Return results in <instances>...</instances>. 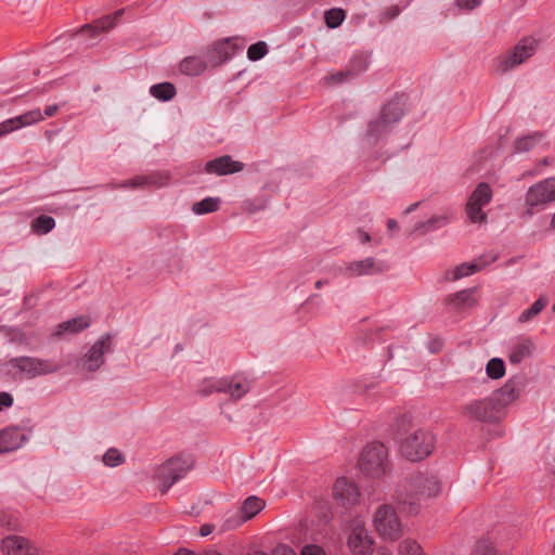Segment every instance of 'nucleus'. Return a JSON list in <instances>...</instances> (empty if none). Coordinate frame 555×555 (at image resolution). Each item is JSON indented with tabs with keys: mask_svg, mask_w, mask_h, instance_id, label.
<instances>
[{
	"mask_svg": "<svg viewBox=\"0 0 555 555\" xmlns=\"http://www.w3.org/2000/svg\"><path fill=\"white\" fill-rule=\"evenodd\" d=\"M396 439L401 454L409 461H422L431 454L435 448L434 435L414 425L409 415L398 417L396 422Z\"/></svg>",
	"mask_w": 555,
	"mask_h": 555,
	"instance_id": "f257e3e1",
	"label": "nucleus"
},
{
	"mask_svg": "<svg viewBox=\"0 0 555 555\" xmlns=\"http://www.w3.org/2000/svg\"><path fill=\"white\" fill-rule=\"evenodd\" d=\"M403 115V99L399 96L391 99L382 107L379 114L369 121L365 139L372 143H376L386 138Z\"/></svg>",
	"mask_w": 555,
	"mask_h": 555,
	"instance_id": "f03ea898",
	"label": "nucleus"
},
{
	"mask_svg": "<svg viewBox=\"0 0 555 555\" xmlns=\"http://www.w3.org/2000/svg\"><path fill=\"white\" fill-rule=\"evenodd\" d=\"M60 367L53 360L34 357L13 358L3 364L5 374L13 379L35 378L40 375L54 373Z\"/></svg>",
	"mask_w": 555,
	"mask_h": 555,
	"instance_id": "7ed1b4c3",
	"label": "nucleus"
},
{
	"mask_svg": "<svg viewBox=\"0 0 555 555\" xmlns=\"http://www.w3.org/2000/svg\"><path fill=\"white\" fill-rule=\"evenodd\" d=\"M538 49V40L531 36L520 39L511 50L502 53L494 60V70L504 75L515 69L528 59H530Z\"/></svg>",
	"mask_w": 555,
	"mask_h": 555,
	"instance_id": "20e7f679",
	"label": "nucleus"
},
{
	"mask_svg": "<svg viewBox=\"0 0 555 555\" xmlns=\"http://www.w3.org/2000/svg\"><path fill=\"white\" fill-rule=\"evenodd\" d=\"M388 450L380 442H370L359 459V468L371 478H380L388 470Z\"/></svg>",
	"mask_w": 555,
	"mask_h": 555,
	"instance_id": "39448f33",
	"label": "nucleus"
},
{
	"mask_svg": "<svg viewBox=\"0 0 555 555\" xmlns=\"http://www.w3.org/2000/svg\"><path fill=\"white\" fill-rule=\"evenodd\" d=\"M462 414L470 421L485 424L499 423L505 416V412H501L500 405L491 397L470 400L463 405Z\"/></svg>",
	"mask_w": 555,
	"mask_h": 555,
	"instance_id": "423d86ee",
	"label": "nucleus"
},
{
	"mask_svg": "<svg viewBox=\"0 0 555 555\" xmlns=\"http://www.w3.org/2000/svg\"><path fill=\"white\" fill-rule=\"evenodd\" d=\"M373 525L378 534L389 541H397L403 534L402 524L391 505H380L373 516Z\"/></svg>",
	"mask_w": 555,
	"mask_h": 555,
	"instance_id": "0eeeda50",
	"label": "nucleus"
},
{
	"mask_svg": "<svg viewBox=\"0 0 555 555\" xmlns=\"http://www.w3.org/2000/svg\"><path fill=\"white\" fill-rule=\"evenodd\" d=\"M492 196L493 192L488 183L480 182L477 184L465 206V212L470 222L481 224L487 221L488 217L483 207L491 202Z\"/></svg>",
	"mask_w": 555,
	"mask_h": 555,
	"instance_id": "6e6552de",
	"label": "nucleus"
},
{
	"mask_svg": "<svg viewBox=\"0 0 555 555\" xmlns=\"http://www.w3.org/2000/svg\"><path fill=\"white\" fill-rule=\"evenodd\" d=\"M193 466L191 459L172 457L156 472L157 478L162 481V492L165 493L173 483L182 478Z\"/></svg>",
	"mask_w": 555,
	"mask_h": 555,
	"instance_id": "1a4fd4ad",
	"label": "nucleus"
},
{
	"mask_svg": "<svg viewBox=\"0 0 555 555\" xmlns=\"http://www.w3.org/2000/svg\"><path fill=\"white\" fill-rule=\"evenodd\" d=\"M555 202V197L546 179L531 185L525 195V207L528 216L540 212L548 204Z\"/></svg>",
	"mask_w": 555,
	"mask_h": 555,
	"instance_id": "9d476101",
	"label": "nucleus"
},
{
	"mask_svg": "<svg viewBox=\"0 0 555 555\" xmlns=\"http://www.w3.org/2000/svg\"><path fill=\"white\" fill-rule=\"evenodd\" d=\"M387 270L384 261L369 257L362 260L348 262L343 272L348 278H358L364 275H377Z\"/></svg>",
	"mask_w": 555,
	"mask_h": 555,
	"instance_id": "9b49d317",
	"label": "nucleus"
},
{
	"mask_svg": "<svg viewBox=\"0 0 555 555\" xmlns=\"http://www.w3.org/2000/svg\"><path fill=\"white\" fill-rule=\"evenodd\" d=\"M112 350L111 335L104 334L90 348L82 360V367L89 372L99 370L104 363V354Z\"/></svg>",
	"mask_w": 555,
	"mask_h": 555,
	"instance_id": "f8f14e48",
	"label": "nucleus"
},
{
	"mask_svg": "<svg viewBox=\"0 0 555 555\" xmlns=\"http://www.w3.org/2000/svg\"><path fill=\"white\" fill-rule=\"evenodd\" d=\"M332 495L338 505L349 508L359 502L360 491L357 485L347 478H338L333 486Z\"/></svg>",
	"mask_w": 555,
	"mask_h": 555,
	"instance_id": "ddd939ff",
	"label": "nucleus"
},
{
	"mask_svg": "<svg viewBox=\"0 0 555 555\" xmlns=\"http://www.w3.org/2000/svg\"><path fill=\"white\" fill-rule=\"evenodd\" d=\"M348 546L356 555H371L373 553V540L363 525L354 524L348 537Z\"/></svg>",
	"mask_w": 555,
	"mask_h": 555,
	"instance_id": "4468645a",
	"label": "nucleus"
},
{
	"mask_svg": "<svg viewBox=\"0 0 555 555\" xmlns=\"http://www.w3.org/2000/svg\"><path fill=\"white\" fill-rule=\"evenodd\" d=\"M29 435L20 427H7L0 431V453L13 452L20 449Z\"/></svg>",
	"mask_w": 555,
	"mask_h": 555,
	"instance_id": "2eb2a0df",
	"label": "nucleus"
},
{
	"mask_svg": "<svg viewBox=\"0 0 555 555\" xmlns=\"http://www.w3.org/2000/svg\"><path fill=\"white\" fill-rule=\"evenodd\" d=\"M242 162L233 160L230 155H222L205 164V171L209 175L225 176L244 170Z\"/></svg>",
	"mask_w": 555,
	"mask_h": 555,
	"instance_id": "dca6fc26",
	"label": "nucleus"
},
{
	"mask_svg": "<svg viewBox=\"0 0 555 555\" xmlns=\"http://www.w3.org/2000/svg\"><path fill=\"white\" fill-rule=\"evenodd\" d=\"M122 13L124 10H117L111 15H106L94 21L92 24H87L82 26L75 36L77 38L95 37L103 31L109 30L117 24V21L122 15Z\"/></svg>",
	"mask_w": 555,
	"mask_h": 555,
	"instance_id": "f3484780",
	"label": "nucleus"
},
{
	"mask_svg": "<svg viewBox=\"0 0 555 555\" xmlns=\"http://www.w3.org/2000/svg\"><path fill=\"white\" fill-rule=\"evenodd\" d=\"M241 48L234 39L227 38L220 40L208 51V62L214 66L219 65L234 55Z\"/></svg>",
	"mask_w": 555,
	"mask_h": 555,
	"instance_id": "a211bd4d",
	"label": "nucleus"
},
{
	"mask_svg": "<svg viewBox=\"0 0 555 555\" xmlns=\"http://www.w3.org/2000/svg\"><path fill=\"white\" fill-rule=\"evenodd\" d=\"M221 385V393L229 396L232 401L242 399L250 389L248 379L240 375L222 377Z\"/></svg>",
	"mask_w": 555,
	"mask_h": 555,
	"instance_id": "6ab92c4d",
	"label": "nucleus"
},
{
	"mask_svg": "<svg viewBox=\"0 0 555 555\" xmlns=\"http://www.w3.org/2000/svg\"><path fill=\"white\" fill-rule=\"evenodd\" d=\"M2 551L7 555H37L36 547L29 545L28 540L20 535H9L2 540Z\"/></svg>",
	"mask_w": 555,
	"mask_h": 555,
	"instance_id": "aec40b11",
	"label": "nucleus"
},
{
	"mask_svg": "<svg viewBox=\"0 0 555 555\" xmlns=\"http://www.w3.org/2000/svg\"><path fill=\"white\" fill-rule=\"evenodd\" d=\"M369 66L367 56L357 54L350 61L346 69L338 72L330 77L333 82H343L365 70Z\"/></svg>",
	"mask_w": 555,
	"mask_h": 555,
	"instance_id": "412c9836",
	"label": "nucleus"
},
{
	"mask_svg": "<svg viewBox=\"0 0 555 555\" xmlns=\"http://www.w3.org/2000/svg\"><path fill=\"white\" fill-rule=\"evenodd\" d=\"M44 117L39 109L27 112L16 118L8 119L0 124V138L22 126H28L42 120Z\"/></svg>",
	"mask_w": 555,
	"mask_h": 555,
	"instance_id": "4be33fe9",
	"label": "nucleus"
},
{
	"mask_svg": "<svg viewBox=\"0 0 555 555\" xmlns=\"http://www.w3.org/2000/svg\"><path fill=\"white\" fill-rule=\"evenodd\" d=\"M518 393L516 383L509 379L490 397L500 405L501 412H505V408L518 398Z\"/></svg>",
	"mask_w": 555,
	"mask_h": 555,
	"instance_id": "5701e85b",
	"label": "nucleus"
},
{
	"mask_svg": "<svg viewBox=\"0 0 555 555\" xmlns=\"http://www.w3.org/2000/svg\"><path fill=\"white\" fill-rule=\"evenodd\" d=\"M495 257H492L490 260H483L480 258L478 261H474L472 263H461L456 266L452 271L447 272V279L450 281H456L461 278L468 276L470 274L480 271L488 263L493 262Z\"/></svg>",
	"mask_w": 555,
	"mask_h": 555,
	"instance_id": "b1692460",
	"label": "nucleus"
},
{
	"mask_svg": "<svg viewBox=\"0 0 555 555\" xmlns=\"http://www.w3.org/2000/svg\"><path fill=\"white\" fill-rule=\"evenodd\" d=\"M535 346L530 338H519L511 348L508 359L512 363L518 364L530 357Z\"/></svg>",
	"mask_w": 555,
	"mask_h": 555,
	"instance_id": "393cba45",
	"label": "nucleus"
},
{
	"mask_svg": "<svg viewBox=\"0 0 555 555\" xmlns=\"http://www.w3.org/2000/svg\"><path fill=\"white\" fill-rule=\"evenodd\" d=\"M90 326V319L80 315L60 323L54 332V336L60 337L63 334H76Z\"/></svg>",
	"mask_w": 555,
	"mask_h": 555,
	"instance_id": "a878e982",
	"label": "nucleus"
},
{
	"mask_svg": "<svg viewBox=\"0 0 555 555\" xmlns=\"http://www.w3.org/2000/svg\"><path fill=\"white\" fill-rule=\"evenodd\" d=\"M412 486L422 496H435L440 492L439 481L435 477L417 476L413 478Z\"/></svg>",
	"mask_w": 555,
	"mask_h": 555,
	"instance_id": "bb28decb",
	"label": "nucleus"
},
{
	"mask_svg": "<svg viewBox=\"0 0 555 555\" xmlns=\"http://www.w3.org/2000/svg\"><path fill=\"white\" fill-rule=\"evenodd\" d=\"M206 67V62L199 56H186L180 62V72L186 76L201 75Z\"/></svg>",
	"mask_w": 555,
	"mask_h": 555,
	"instance_id": "cd10ccee",
	"label": "nucleus"
},
{
	"mask_svg": "<svg viewBox=\"0 0 555 555\" xmlns=\"http://www.w3.org/2000/svg\"><path fill=\"white\" fill-rule=\"evenodd\" d=\"M266 503L261 499L257 496H248L242 504L241 508L238 509L245 520L251 519L254 516H256L263 507Z\"/></svg>",
	"mask_w": 555,
	"mask_h": 555,
	"instance_id": "c85d7f7f",
	"label": "nucleus"
},
{
	"mask_svg": "<svg viewBox=\"0 0 555 555\" xmlns=\"http://www.w3.org/2000/svg\"><path fill=\"white\" fill-rule=\"evenodd\" d=\"M474 293L472 289H464L450 295L447 298V304L453 305L456 308H470L475 305Z\"/></svg>",
	"mask_w": 555,
	"mask_h": 555,
	"instance_id": "c756f323",
	"label": "nucleus"
},
{
	"mask_svg": "<svg viewBox=\"0 0 555 555\" xmlns=\"http://www.w3.org/2000/svg\"><path fill=\"white\" fill-rule=\"evenodd\" d=\"M449 223V218L448 216L446 215H441V216H434L431 218H429L428 220L426 221H423V222H418L415 227H414V232L416 233H420V234H425L429 231H434V230H437L441 227H444Z\"/></svg>",
	"mask_w": 555,
	"mask_h": 555,
	"instance_id": "7c9ffc66",
	"label": "nucleus"
},
{
	"mask_svg": "<svg viewBox=\"0 0 555 555\" xmlns=\"http://www.w3.org/2000/svg\"><path fill=\"white\" fill-rule=\"evenodd\" d=\"M150 93L152 96L159 101H170L177 93L176 87L171 82H162L153 85L150 88Z\"/></svg>",
	"mask_w": 555,
	"mask_h": 555,
	"instance_id": "2f4dec72",
	"label": "nucleus"
},
{
	"mask_svg": "<svg viewBox=\"0 0 555 555\" xmlns=\"http://www.w3.org/2000/svg\"><path fill=\"white\" fill-rule=\"evenodd\" d=\"M541 139L542 134L539 132H533L518 138L515 141V151L518 153L529 152L541 142Z\"/></svg>",
	"mask_w": 555,
	"mask_h": 555,
	"instance_id": "473e14b6",
	"label": "nucleus"
},
{
	"mask_svg": "<svg viewBox=\"0 0 555 555\" xmlns=\"http://www.w3.org/2000/svg\"><path fill=\"white\" fill-rule=\"evenodd\" d=\"M220 207V198L219 197H206L197 203H194L192 206V211L195 215H205L215 212Z\"/></svg>",
	"mask_w": 555,
	"mask_h": 555,
	"instance_id": "72a5a7b5",
	"label": "nucleus"
},
{
	"mask_svg": "<svg viewBox=\"0 0 555 555\" xmlns=\"http://www.w3.org/2000/svg\"><path fill=\"white\" fill-rule=\"evenodd\" d=\"M548 300L544 296H540L538 300H535L528 309L524 310L519 317L518 322L526 323L530 321L532 318L538 315L547 305Z\"/></svg>",
	"mask_w": 555,
	"mask_h": 555,
	"instance_id": "f704fd0d",
	"label": "nucleus"
},
{
	"mask_svg": "<svg viewBox=\"0 0 555 555\" xmlns=\"http://www.w3.org/2000/svg\"><path fill=\"white\" fill-rule=\"evenodd\" d=\"M55 227V220L47 215H41L31 222V230L37 234H47Z\"/></svg>",
	"mask_w": 555,
	"mask_h": 555,
	"instance_id": "c9c22d12",
	"label": "nucleus"
},
{
	"mask_svg": "<svg viewBox=\"0 0 555 555\" xmlns=\"http://www.w3.org/2000/svg\"><path fill=\"white\" fill-rule=\"evenodd\" d=\"M346 17V13L340 8H333L324 13L325 24L328 28H337Z\"/></svg>",
	"mask_w": 555,
	"mask_h": 555,
	"instance_id": "e433bc0d",
	"label": "nucleus"
},
{
	"mask_svg": "<svg viewBox=\"0 0 555 555\" xmlns=\"http://www.w3.org/2000/svg\"><path fill=\"white\" fill-rule=\"evenodd\" d=\"M486 373L492 379H499L505 374V364L500 358H492L486 365Z\"/></svg>",
	"mask_w": 555,
	"mask_h": 555,
	"instance_id": "4c0bfd02",
	"label": "nucleus"
},
{
	"mask_svg": "<svg viewBox=\"0 0 555 555\" xmlns=\"http://www.w3.org/2000/svg\"><path fill=\"white\" fill-rule=\"evenodd\" d=\"M221 378H207L202 382L197 389V392L205 397L210 396L212 393H221Z\"/></svg>",
	"mask_w": 555,
	"mask_h": 555,
	"instance_id": "58836bf2",
	"label": "nucleus"
},
{
	"mask_svg": "<svg viewBox=\"0 0 555 555\" xmlns=\"http://www.w3.org/2000/svg\"><path fill=\"white\" fill-rule=\"evenodd\" d=\"M400 511L408 515H416L420 511V502L413 495H406L404 499L398 496Z\"/></svg>",
	"mask_w": 555,
	"mask_h": 555,
	"instance_id": "ea45409f",
	"label": "nucleus"
},
{
	"mask_svg": "<svg viewBox=\"0 0 555 555\" xmlns=\"http://www.w3.org/2000/svg\"><path fill=\"white\" fill-rule=\"evenodd\" d=\"M399 555H426L421 545L412 539H405L399 544Z\"/></svg>",
	"mask_w": 555,
	"mask_h": 555,
	"instance_id": "a19ab883",
	"label": "nucleus"
},
{
	"mask_svg": "<svg viewBox=\"0 0 555 555\" xmlns=\"http://www.w3.org/2000/svg\"><path fill=\"white\" fill-rule=\"evenodd\" d=\"M246 522L245 518L240 511L229 513L223 524L221 525V531L233 530Z\"/></svg>",
	"mask_w": 555,
	"mask_h": 555,
	"instance_id": "79ce46f5",
	"label": "nucleus"
},
{
	"mask_svg": "<svg viewBox=\"0 0 555 555\" xmlns=\"http://www.w3.org/2000/svg\"><path fill=\"white\" fill-rule=\"evenodd\" d=\"M125 461V457L122 453L117 449H108L105 454L103 455V463L108 467H116L120 464H122Z\"/></svg>",
	"mask_w": 555,
	"mask_h": 555,
	"instance_id": "37998d69",
	"label": "nucleus"
},
{
	"mask_svg": "<svg viewBox=\"0 0 555 555\" xmlns=\"http://www.w3.org/2000/svg\"><path fill=\"white\" fill-rule=\"evenodd\" d=\"M164 183H165V181L158 182L157 177L152 175L149 177H137V178L124 183L122 186L129 185L131 188H139V186H145V185H163Z\"/></svg>",
	"mask_w": 555,
	"mask_h": 555,
	"instance_id": "c03bdc74",
	"label": "nucleus"
},
{
	"mask_svg": "<svg viewBox=\"0 0 555 555\" xmlns=\"http://www.w3.org/2000/svg\"><path fill=\"white\" fill-rule=\"evenodd\" d=\"M268 53V46L264 41H258L249 46L247 50V57L250 61H258Z\"/></svg>",
	"mask_w": 555,
	"mask_h": 555,
	"instance_id": "a18cd8bd",
	"label": "nucleus"
},
{
	"mask_svg": "<svg viewBox=\"0 0 555 555\" xmlns=\"http://www.w3.org/2000/svg\"><path fill=\"white\" fill-rule=\"evenodd\" d=\"M472 555H496V551L488 541H478L473 550Z\"/></svg>",
	"mask_w": 555,
	"mask_h": 555,
	"instance_id": "49530a36",
	"label": "nucleus"
},
{
	"mask_svg": "<svg viewBox=\"0 0 555 555\" xmlns=\"http://www.w3.org/2000/svg\"><path fill=\"white\" fill-rule=\"evenodd\" d=\"M399 14L400 8L398 5H390L380 14V22H389L397 17Z\"/></svg>",
	"mask_w": 555,
	"mask_h": 555,
	"instance_id": "de8ad7c7",
	"label": "nucleus"
},
{
	"mask_svg": "<svg viewBox=\"0 0 555 555\" xmlns=\"http://www.w3.org/2000/svg\"><path fill=\"white\" fill-rule=\"evenodd\" d=\"M482 0H456L460 9L472 11L481 4Z\"/></svg>",
	"mask_w": 555,
	"mask_h": 555,
	"instance_id": "09e8293b",
	"label": "nucleus"
},
{
	"mask_svg": "<svg viewBox=\"0 0 555 555\" xmlns=\"http://www.w3.org/2000/svg\"><path fill=\"white\" fill-rule=\"evenodd\" d=\"M301 555H325V552L318 545H306L301 551Z\"/></svg>",
	"mask_w": 555,
	"mask_h": 555,
	"instance_id": "8fccbe9b",
	"label": "nucleus"
},
{
	"mask_svg": "<svg viewBox=\"0 0 555 555\" xmlns=\"http://www.w3.org/2000/svg\"><path fill=\"white\" fill-rule=\"evenodd\" d=\"M272 555H296V553L288 545L280 544L273 550Z\"/></svg>",
	"mask_w": 555,
	"mask_h": 555,
	"instance_id": "3c124183",
	"label": "nucleus"
},
{
	"mask_svg": "<svg viewBox=\"0 0 555 555\" xmlns=\"http://www.w3.org/2000/svg\"><path fill=\"white\" fill-rule=\"evenodd\" d=\"M13 404V397L8 392H0V410L10 408Z\"/></svg>",
	"mask_w": 555,
	"mask_h": 555,
	"instance_id": "603ef678",
	"label": "nucleus"
},
{
	"mask_svg": "<svg viewBox=\"0 0 555 555\" xmlns=\"http://www.w3.org/2000/svg\"><path fill=\"white\" fill-rule=\"evenodd\" d=\"M214 529H215L214 525H210V524L203 525L199 530L201 535L206 537V535L210 534L214 531Z\"/></svg>",
	"mask_w": 555,
	"mask_h": 555,
	"instance_id": "864d4df0",
	"label": "nucleus"
},
{
	"mask_svg": "<svg viewBox=\"0 0 555 555\" xmlns=\"http://www.w3.org/2000/svg\"><path fill=\"white\" fill-rule=\"evenodd\" d=\"M57 109H59V106L56 104L48 105L44 108V116L51 117V116H53L57 112Z\"/></svg>",
	"mask_w": 555,
	"mask_h": 555,
	"instance_id": "5fc2aeb1",
	"label": "nucleus"
},
{
	"mask_svg": "<svg viewBox=\"0 0 555 555\" xmlns=\"http://www.w3.org/2000/svg\"><path fill=\"white\" fill-rule=\"evenodd\" d=\"M358 235H359L361 242L364 244L369 243L371 241L370 234L361 229L358 230Z\"/></svg>",
	"mask_w": 555,
	"mask_h": 555,
	"instance_id": "6e6d98bb",
	"label": "nucleus"
},
{
	"mask_svg": "<svg viewBox=\"0 0 555 555\" xmlns=\"http://www.w3.org/2000/svg\"><path fill=\"white\" fill-rule=\"evenodd\" d=\"M554 163H555V160H554V159H551L550 157H544L542 160H540V162L538 163V165H537V169H535V170H537V172H540L539 168H540L541 166H548V165L554 164Z\"/></svg>",
	"mask_w": 555,
	"mask_h": 555,
	"instance_id": "4d7b16f0",
	"label": "nucleus"
},
{
	"mask_svg": "<svg viewBox=\"0 0 555 555\" xmlns=\"http://www.w3.org/2000/svg\"><path fill=\"white\" fill-rule=\"evenodd\" d=\"M387 228L389 231H395L399 228L398 222L395 219H389L387 221Z\"/></svg>",
	"mask_w": 555,
	"mask_h": 555,
	"instance_id": "13d9d810",
	"label": "nucleus"
},
{
	"mask_svg": "<svg viewBox=\"0 0 555 555\" xmlns=\"http://www.w3.org/2000/svg\"><path fill=\"white\" fill-rule=\"evenodd\" d=\"M546 181L548 182V185H550L552 193L555 197V177L546 178Z\"/></svg>",
	"mask_w": 555,
	"mask_h": 555,
	"instance_id": "bf43d9fd",
	"label": "nucleus"
},
{
	"mask_svg": "<svg viewBox=\"0 0 555 555\" xmlns=\"http://www.w3.org/2000/svg\"><path fill=\"white\" fill-rule=\"evenodd\" d=\"M201 555H221V553L218 552L217 550H207L204 551Z\"/></svg>",
	"mask_w": 555,
	"mask_h": 555,
	"instance_id": "052dcab7",
	"label": "nucleus"
},
{
	"mask_svg": "<svg viewBox=\"0 0 555 555\" xmlns=\"http://www.w3.org/2000/svg\"><path fill=\"white\" fill-rule=\"evenodd\" d=\"M176 555H195V553H194V552H191V551H189V550H184V548H182V550H179V551L176 553Z\"/></svg>",
	"mask_w": 555,
	"mask_h": 555,
	"instance_id": "680f3d73",
	"label": "nucleus"
},
{
	"mask_svg": "<svg viewBox=\"0 0 555 555\" xmlns=\"http://www.w3.org/2000/svg\"><path fill=\"white\" fill-rule=\"evenodd\" d=\"M324 284H327V281L325 280H319L315 282V287L321 288Z\"/></svg>",
	"mask_w": 555,
	"mask_h": 555,
	"instance_id": "e2e57ef3",
	"label": "nucleus"
},
{
	"mask_svg": "<svg viewBox=\"0 0 555 555\" xmlns=\"http://www.w3.org/2000/svg\"><path fill=\"white\" fill-rule=\"evenodd\" d=\"M417 205H418V203H415V204H412L411 206H409L405 210V214L413 211L417 207Z\"/></svg>",
	"mask_w": 555,
	"mask_h": 555,
	"instance_id": "0e129e2a",
	"label": "nucleus"
},
{
	"mask_svg": "<svg viewBox=\"0 0 555 555\" xmlns=\"http://www.w3.org/2000/svg\"><path fill=\"white\" fill-rule=\"evenodd\" d=\"M247 555H268V554H266L261 551H253V552L248 553Z\"/></svg>",
	"mask_w": 555,
	"mask_h": 555,
	"instance_id": "69168bd1",
	"label": "nucleus"
},
{
	"mask_svg": "<svg viewBox=\"0 0 555 555\" xmlns=\"http://www.w3.org/2000/svg\"><path fill=\"white\" fill-rule=\"evenodd\" d=\"M551 228H552L553 230H555V211H554L553 218H552V220H551Z\"/></svg>",
	"mask_w": 555,
	"mask_h": 555,
	"instance_id": "338daca9",
	"label": "nucleus"
},
{
	"mask_svg": "<svg viewBox=\"0 0 555 555\" xmlns=\"http://www.w3.org/2000/svg\"><path fill=\"white\" fill-rule=\"evenodd\" d=\"M552 310H553V312L555 313V301H554V305H553V307H552Z\"/></svg>",
	"mask_w": 555,
	"mask_h": 555,
	"instance_id": "774afa93",
	"label": "nucleus"
}]
</instances>
